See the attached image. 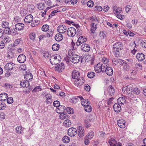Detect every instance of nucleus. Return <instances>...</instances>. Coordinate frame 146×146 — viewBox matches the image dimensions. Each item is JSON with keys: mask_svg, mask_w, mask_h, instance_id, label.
<instances>
[{"mask_svg": "<svg viewBox=\"0 0 146 146\" xmlns=\"http://www.w3.org/2000/svg\"><path fill=\"white\" fill-rule=\"evenodd\" d=\"M90 19L93 22H98L97 17L95 16H94L91 17Z\"/></svg>", "mask_w": 146, "mask_h": 146, "instance_id": "obj_56", "label": "nucleus"}, {"mask_svg": "<svg viewBox=\"0 0 146 146\" xmlns=\"http://www.w3.org/2000/svg\"><path fill=\"white\" fill-rule=\"evenodd\" d=\"M81 50L86 52H88L90 49L89 45L87 44L84 43L81 46Z\"/></svg>", "mask_w": 146, "mask_h": 146, "instance_id": "obj_10", "label": "nucleus"}, {"mask_svg": "<svg viewBox=\"0 0 146 146\" xmlns=\"http://www.w3.org/2000/svg\"><path fill=\"white\" fill-rule=\"evenodd\" d=\"M90 87L88 84H87L84 86V89L87 91H89L90 90Z\"/></svg>", "mask_w": 146, "mask_h": 146, "instance_id": "obj_59", "label": "nucleus"}, {"mask_svg": "<svg viewBox=\"0 0 146 146\" xmlns=\"http://www.w3.org/2000/svg\"><path fill=\"white\" fill-rule=\"evenodd\" d=\"M71 122L68 119H66L63 122V125L66 127H69L70 126Z\"/></svg>", "mask_w": 146, "mask_h": 146, "instance_id": "obj_30", "label": "nucleus"}, {"mask_svg": "<svg viewBox=\"0 0 146 146\" xmlns=\"http://www.w3.org/2000/svg\"><path fill=\"white\" fill-rule=\"evenodd\" d=\"M4 32L7 34H11V31L10 28L9 27L5 28Z\"/></svg>", "mask_w": 146, "mask_h": 146, "instance_id": "obj_48", "label": "nucleus"}, {"mask_svg": "<svg viewBox=\"0 0 146 146\" xmlns=\"http://www.w3.org/2000/svg\"><path fill=\"white\" fill-rule=\"evenodd\" d=\"M108 93L110 96H113L115 93V89L113 87L110 86L108 88Z\"/></svg>", "mask_w": 146, "mask_h": 146, "instance_id": "obj_20", "label": "nucleus"}, {"mask_svg": "<svg viewBox=\"0 0 146 146\" xmlns=\"http://www.w3.org/2000/svg\"><path fill=\"white\" fill-rule=\"evenodd\" d=\"M95 75V74L94 72H90L87 74V76L90 78H93Z\"/></svg>", "mask_w": 146, "mask_h": 146, "instance_id": "obj_39", "label": "nucleus"}, {"mask_svg": "<svg viewBox=\"0 0 146 146\" xmlns=\"http://www.w3.org/2000/svg\"><path fill=\"white\" fill-rule=\"evenodd\" d=\"M26 60V58L25 55L23 54L20 55L17 58L18 62L20 63H24Z\"/></svg>", "mask_w": 146, "mask_h": 146, "instance_id": "obj_17", "label": "nucleus"}, {"mask_svg": "<svg viewBox=\"0 0 146 146\" xmlns=\"http://www.w3.org/2000/svg\"><path fill=\"white\" fill-rule=\"evenodd\" d=\"M33 20V17L31 14L27 15L24 19L25 22L27 23H28L31 22Z\"/></svg>", "mask_w": 146, "mask_h": 146, "instance_id": "obj_16", "label": "nucleus"}, {"mask_svg": "<svg viewBox=\"0 0 146 146\" xmlns=\"http://www.w3.org/2000/svg\"><path fill=\"white\" fill-rule=\"evenodd\" d=\"M37 89H39L40 91H41V89L40 88V86H38L36 87L35 88L33 89V92H38V90H37Z\"/></svg>", "mask_w": 146, "mask_h": 146, "instance_id": "obj_61", "label": "nucleus"}, {"mask_svg": "<svg viewBox=\"0 0 146 146\" xmlns=\"http://www.w3.org/2000/svg\"><path fill=\"white\" fill-rule=\"evenodd\" d=\"M76 33V29L74 27H70L67 30V34L69 36L73 37Z\"/></svg>", "mask_w": 146, "mask_h": 146, "instance_id": "obj_6", "label": "nucleus"}, {"mask_svg": "<svg viewBox=\"0 0 146 146\" xmlns=\"http://www.w3.org/2000/svg\"><path fill=\"white\" fill-rule=\"evenodd\" d=\"M15 130L16 133L18 134L22 133V132L23 131L22 127L20 126H19L16 127Z\"/></svg>", "mask_w": 146, "mask_h": 146, "instance_id": "obj_34", "label": "nucleus"}, {"mask_svg": "<svg viewBox=\"0 0 146 146\" xmlns=\"http://www.w3.org/2000/svg\"><path fill=\"white\" fill-rule=\"evenodd\" d=\"M92 110V107L89 104L85 107V110L87 112H90Z\"/></svg>", "mask_w": 146, "mask_h": 146, "instance_id": "obj_43", "label": "nucleus"}, {"mask_svg": "<svg viewBox=\"0 0 146 146\" xmlns=\"http://www.w3.org/2000/svg\"><path fill=\"white\" fill-rule=\"evenodd\" d=\"M7 103L8 104H11L13 102V99L12 97L7 98Z\"/></svg>", "mask_w": 146, "mask_h": 146, "instance_id": "obj_52", "label": "nucleus"}, {"mask_svg": "<svg viewBox=\"0 0 146 146\" xmlns=\"http://www.w3.org/2000/svg\"><path fill=\"white\" fill-rule=\"evenodd\" d=\"M59 44H54L52 46V49L53 51H57L59 49Z\"/></svg>", "mask_w": 146, "mask_h": 146, "instance_id": "obj_33", "label": "nucleus"}, {"mask_svg": "<svg viewBox=\"0 0 146 146\" xmlns=\"http://www.w3.org/2000/svg\"><path fill=\"white\" fill-rule=\"evenodd\" d=\"M44 4L40 3L38 5V8L40 10H43L44 7Z\"/></svg>", "mask_w": 146, "mask_h": 146, "instance_id": "obj_54", "label": "nucleus"}, {"mask_svg": "<svg viewBox=\"0 0 146 146\" xmlns=\"http://www.w3.org/2000/svg\"><path fill=\"white\" fill-rule=\"evenodd\" d=\"M131 8V7L129 5H127L125 7V11L127 13L128 12H129L130 11Z\"/></svg>", "mask_w": 146, "mask_h": 146, "instance_id": "obj_57", "label": "nucleus"}, {"mask_svg": "<svg viewBox=\"0 0 146 146\" xmlns=\"http://www.w3.org/2000/svg\"><path fill=\"white\" fill-rule=\"evenodd\" d=\"M86 38L85 37L84 38L83 36H80L78 38V40L80 43L82 44L86 42Z\"/></svg>", "mask_w": 146, "mask_h": 146, "instance_id": "obj_35", "label": "nucleus"}, {"mask_svg": "<svg viewBox=\"0 0 146 146\" xmlns=\"http://www.w3.org/2000/svg\"><path fill=\"white\" fill-rule=\"evenodd\" d=\"M54 38L56 41H60L62 40L63 38V36L60 33H58L55 35Z\"/></svg>", "mask_w": 146, "mask_h": 146, "instance_id": "obj_29", "label": "nucleus"}, {"mask_svg": "<svg viewBox=\"0 0 146 146\" xmlns=\"http://www.w3.org/2000/svg\"><path fill=\"white\" fill-rule=\"evenodd\" d=\"M137 59L139 61H142L145 58L144 55L141 53H138L136 55Z\"/></svg>", "mask_w": 146, "mask_h": 146, "instance_id": "obj_23", "label": "nucleus"}, {"mask_svg": "<svg viewBox=\"0 0 146 146\" xmlns=\"http://www.w3.org/2000/svg\"><path fill=\"white\" fill-rule=\"evenodd\" d=\"M9 22L7 21H4L2 22V26L3 28H6L9 27Z\"/></svg>", "mask_w": 146, "mask_h": 146, "instance_id": "obj_41", "label": "nucleus"}, {"mask_svg": "<svg viewBox=\"0 0 146 146\" xmlns=\"http://www.w3.org/2000/svg\"><path fill=\"white\" fill-rule=\"evenodd\" d=\"M14 54L12 51H11V50H10L7 52V57L9 58H11L14 56Z\"/></svg>", "mask_w": 146, "mask_h": 146, "instance_id": "obj_36", "label": "nucleus"}, {"mask_svg": "<svg viewBox=\"0 0 146 146\" xmlns=\"http://www.w3.org/2000/svg\"><path fill=\"white\" fill-rule=\"evenodd\" d=\"M36 35L34 33H31L29 35V38L32 40H34L35 38Z\"/></svg>", "mask_w": 146, "mask_h": 146, "instance_id": "obj_42", "label": "nucleus"}, {"mask_svg": "<svg viewBox=\"0 0 146 146\" xmlns=\"http://www.w3.org/2000/svg\"><path fill=\"white\" fill-rule=\"evenodd\" d=\"M15 29L19 31L23 30L24 28V25L22 23H17L15 26Z\"/></svg>", "mask_w": 146, "mask_h": 146, "instance_id": "obj_18", "label": "nucleus"}, {"mask_svg": "<svg viewBox=\"0 0 146 146\" xmlns=\"http://www.w3.org/2000/svg\"><path fill=\"white\" fill-rule=\"evenodd\" d=\"M66 110L64 106L60 105L56 109V111L58 113H60L61 112H64Z\"/></svg>", "mask_w": 146, "mask_h": 146, "instance_id": "obj_21", "label": "nucleus"}, {"mask_svg": "<svg viewBox=\"0 0 146 146\" xmlns=\"http://www.w3.org/2000/svg\"><path fill=\"white\" fill-rule=\"evenodd\" d=\"M43 56H44L45 58H48L49 55H50V54H49V52H44L43 53Z\"/></svg>", "mask_w": 146, "mask_h": 146, "instance_id": "obj_62", "label": "nucleus"}, {"mask_svg": "<svg viewBox=\"0 0 146 146\" xmlns=\"http://www.w3.org/2000/svg\"><path fill=\"white\" fill-rule=\"evenodd\" d=\"M20 85L21 86L25 87H28L29 86V83L28 80H24L21 82Z\"/></svg>", "mask_w": 146, "mask_h": 146, "instance_id": "obj_27", "label": "nucleus"}, {"mask_svg": "<svg viewBox=\"0 0 146 146\" xmlns=\"http://www.w3.org/2000/svg\"><path fill=\"white\" fill-rule=\"evenodd\" d=\"M87 6L90 7H92L94 5V2L91 1H88L87 3Z\"/></svg>", "mask_w": 146, "mask_h": 146, "instance_id": "obj_53", "label": "nucleus"}, {"mask_svg": "<svg viewBox=\"0 0 146 146\" xmlns=\"http://www.w3.org/2000/svg\"><path fill=\"white\" fill-rule=\"evenodd\" d=\"M141 45L143 47L146 48V40H143L141 41Z\"/></svg>", "mask_w": 146, "mask_h": 146, "instance_id": "obj_58", "label": "nucleus"}, {"mask_svg": "<svg viewBox=\"0 0 146 146\" xmlns=\"http://www.w3.org/2000/svg\"><path fill=\"white\" fill-rule=\"evenodd\" d=\"M108 143L110 146H122L120 143H117L115 139L113 138H110Z\"/></svg>", "mask_w": 146, "mask_h": 146, "instance_id": "obj_9", "label": "nucleus"}, {"mask_svg": "<svg viewBox=\"0 0 146 146\" xmlns=\"http://www.w3.org/2000/svg\"><path fill=\"white\" fill-rule=\"evenodd\" d=\"M77 133V130L75 128L71 127L68 130V134L70 137L74 136Z\"/></svg>", "mask_w": 146, "mask_h": 146, "instance_id": "obj_7", "label": "nucleus"}, {"mask_svg": "<svg viewBox=\"0 0 146 146\" xmlns=\"http://www.w3.org/2000/svg\"><path fill=\"white\" fill-rule=\"evenodd\" d=\"M8 95L5 93H2L0 94V101H4L8 97Z\"/></svg>", "mask_w": 146, "mask_h": 146, "instance_id": "obj_25", "label": "nucleus"}, {"mask_svg": "<svg viewBox=\"0 0 146 146\" xmlns=\"http://www.w3.org/2000/svg\"><path fill=\"white\" fill-rule=\"evenodd\" d=\"M62 140L63 142L65 143H68L70 140L69 137L67 136H65L63 137Z\"/></svg>", "mask_w": 146, "mask_h": 146, "instance_id": "obj_37", "label": "nucleus"}, {"mask_svg": "<svg viewBox=\"0 0 146 146\" xmlns=\"http://www.w3.org/2000/svg\"><path fill=\"white\" fill-rule=\"evenodd\" d=\"M6 107V104L4 103H0V110H3Z\"/></svg>", "mask_w": 146, "mask_h": 146, "instance_id": "obj_50", "label": "nucleus"}, {"mask_svg": "<svg viewBox=\"0 0 146 146\" xmlns=\"http://www.w3.org/2000/svg\"><path fill=\"white\" fill-rule=\"evenodd\" d=\"M14 64L13 63H7L5 66V68L8 70H12L13 68Z\"/></svg>", "mask_w": 146, "mask_h": 146, "instance_id": "obj_22", "label": "nucleus"}, {"mask_svg": "<svg viewBox=\"0 0 146 146\" xmlns=\"http://www.w3.org/2000/svg\"><path fill=\"white\" fill-rule=\"evenodd\" d=\"M102 61L103 63V64H104V66L107 65V64L109 61V59L106 57H103L102 59Z\"/></svg>", "mask_w": 146, "mask_h": 146, "instance_id": "obj_32", "label": "nucleus"}, {"mask_svg": "<svg viewBox=\"0 0 146 146\" xmlns=\"http://www.w3.org/2000/svg\"><path fill=\"white\" fill-rule=\"evenodd\" d=\"M49 26L47 25H44L42 26V30L43 31H47L49 29Z\"/></svg>", "mask_w": 146, "mask_h": 146, "instance_id": "obj_40", "label": "nucleus"}, {"mask_svg": "<svg viewBox=\"0 0 146 146\" xmlns=\"http://www.w3.org/2000/svg\"><path fill=\"white\" fill-rule=\"evenodd\" d=\"M113 47L114 50L113 51L114 55L115 56L117 57L119 56V51L121 50V48L122 47V45L121 42H117L113 45Z\"/></svg>", "mask_w": 146, "mask_h": 146, "instance_id": "obj_1", "label": "nucleus"}, {"mask_svg": "<svg viewBox=\"0 0 146 146\" xmlns=\"http://www.w3.org/2000/svg\"><path fill=\"white\" fill-rule=\"evenodd\" d=\"M118 59H116L115 58H114L113 59L112 62L114 64H115V65H117L119 62H118Z\"/></svg>", "mask_w": 146, "mask_h": 146, "instance_id": "obj_64", "label": "nucleus"}, {"mask_svg": "<svg viewBox=\"0 0 146 146\" xmlns=\"http://www.w3.org/2000/svg\"><path fill=\"white\" fill-rule=\"evenodd\" d=\"M21 38H20V39L19 38V39H16L15 40V42H14V43L15 44V45H18L20 42V41L21 40Z\"/></svg>", "mask_w": 146, "mask_h": 146, "instance_id": "obj_63", "label": "nucleus"}, {"mask_svg": "<svg viewBox=\"0 0 146 146\" xmlns=\"http://www.w3.org/2000/svg\"><path fill=\"white\" fill-rule=\"evenodd\" d=\"M84 126L86 127H88L91 126V124L88 120H85L84 122Z\"/></svg>", "mask_w": 146, "mask_h": 146, "instance_id": "obj_44", "label": "nucleus"}, {"mask_svg": "<svg viewBox=\"0 0 146 146\" xmlns=\"http://www.w3.org/2000/svg\"><path fill=\"white\" fill-rule=\"evenodd\" d=\"M105 67L104 64L99 63L94 66V68L95 72L97 73H99L101 72H104Z\"/></svg>", "mask_w": 146, "mask_h": 146, "instance_id": "obj_4", "label": "nucleus"}, {"mask_svg": "<svg viewBox=\"0 0 146 146\" xmlns=\"http://www.w3.org/2000/svg\"><path fill=\"white\" fill-rule=\"evenodd\" d=\"M66 111L68 113H74V110L71 108H67Z\"/></svg>", "mask_w": 146, "mask_h": 146, "instance_id": "obj_46", "label": "nucleus"}, {"mask_svg": "<svg viewBox=\"0 0 146 146\" xmlns=\"http://www.w3.org/2000/svg\"><path fill=\"white\" fill-rule=\"evenodd\" d=\"M140 90H139L137 88H135L131 92V93H133L136 95H138L140 94Z\"/></svg>", "mask_w": 146, "mask_h": 146, "instance_id": "obj_38", "label": "nucleus"}, {"mask_svg": "<svg viewBox=\"0 0 146 146\" xmlns=\"http://www.w3.org/2000/svg\"><path fill=\"white\" fill-rule=\"evenodd\" d=\"M60 119H61L62 120H64L65 119H68L69 118V116L68 115H60Z\"/></svg>", "mask_w": 146, "mask_h": 146, "instance_id": "obj_51", "label": "nucleus"}, {"mask_svg": "<svg viewBox=\"0 0 146 146\" xmlns=\"http://www.w3.org/2000/svg\"><path fill=\"white\" fill-rule=\"evenodd\" d=\"M97 24H95V23H93L91 25V30L90 31L91 33H94L96 29V27Z\"/></svg>", "mask_w": 146, "mask_h": 146, "instance_id": "obj_31", "label": "nucleus"}, {"mask_svg": "<svg viewBox=\"0 0 146 146\" xmlns=\"http://www.w3.org/2000/svg\"><path fill=\"white\" fill-rule=\"evenodd\" d=\"M24 77L27 80H29L31 81L33 79L32 74L30 72L27 73L25 75Z\"/></svg>", "mask_w": 146, "mask_h": 146, "instance_id": "obj_28", "label": "nucleus"}, {"mask_svg": "<svg viewBox=\"0 0 146 146\" xmlns=\"http://www.w3.org/2000/svg\"><path fill=\"white\" fill-rule=\"evenodd\" d=\"M93 136L94 132H91L86 136V137L88 139H91L92 138Z\"/></svg>", "mask_w": 146, "mask_h": 146, "instance_id": "obj_45", "label": "nucleus"}, {"mask_svg": "<svg viewBox=\"0 0 146 146\" xmlns=\"http://www.w3.org/2000/svg\"><path fill=\"white\" fill-rule=\"evenodd\" d=\"M80 73L77 70H74L72 73V76L73 79H76L79 78L80 76Z\"/></svg>", "mask_w": 146, "mask_h": 146, "instance_id": "obj_19", "label": "nucleus"}, {"mask_svg": "<svg viewBox=\"0 0 146 146\" xmlns=\"http://www.w3.org/2000/svg\"><path fill=\"white\" fill-rule=\"evenodd\" d=\"M126 100L123 97H120L117 100V102L118 104L121 105H123L126 103Z\"/></svg>", "mask_w": 146, "mask_h": 146, "instance_id": "obj_26", "label": "nucleus"}, {"mask_svg": "<svg viewBox=\"0 0 146 146\" xmlns=\"http://www.w3.org/2000/svg\"><path fill=\"white\" fill-rule=\"evenodd\" d=\"M120 105L118 103H116L114 104L113 108L114 110L117 112H119L121 110Z\"/></svg>", "mask_w": 146, "mask_h": 146, "instance_id": "obj_24", "label": "nucleus"}, {"mask_svg": "<svg viewBox=\"0 0 146 146\" xmlns=\"http://www.w3.org/2000/svg\"><path fill=\"white\" fill-rule=\"evenodd\" d=\"M117 124L118 126L122 128L125 127V121L123 119H119L117 121Z\"/></svg>", "mask_w": 146, "mask_h": 146, "instance_id": "obj_15", "label": "nucleus"}, {"mask_svg": "<svg viewBox=\"0 0 146 146\" xmlns=\"http://www.w3.org/2000/svg\"><path fill=\"white\" fill-rule=\"evenodd\" d=\"M84 80L82 77H80L79 78L76 79L74 81V84L77 86L80 87L84 83Z\"/></svg>", "mask_w": 146, "mask_h": 146, "instance_id": "obj_5", "label": "nucleus"}, {"mask_svg": "<svg viewBox=\"0 0 146 146\" xmlns=\"http://www.w3.org/2000/svg\"><path fill=\"white\" fill-rule=\"evenodd\" d=\"M57 31L61 33H64L67 30V28L64 25H59L57 29Z\"/></svg>", "mask_w": 146, "mask_h": 146, "instance_id": "obj_8", "label": "nucleus"}, {"mask_svg": "<svg viewBox=\"0 0 146 146\" xmlns=\"http://www.w3.org/2000/svg\"><path fill=\"white\" fill-rule=\"evenodd\" d=\"M95 11H101L102 10V8L100 6H95L94 7Z\"/></svg>", "mask_w": 146, "mask_h": 146, "instance_id": "obj_55", "label": "nucleus"}, {"mask_svg": "<svg viewBox=\"0 0 146 146\" xmlns=\"http://www.w3.org/2000/svg\"><path fill=\"white\" fill-rule=\"evenodd\" d=\"M105 66L106 67H105V72L108 75L110 76L112 75L113 73V71L111 67L107 66V65Z\"/></svg>", "mask_w": 146, "mask_h": 146, "instance_id": "obj_11", "label": "nucleus"}, {"mask_svg": "<svg viewBox=\"0 0 146 146\" xmlns=\"http://www.w3.org/2000/svg\"><path fill=\"white\" fill-rule=\"evenodd\" d=\"M61 59V58L60 55L55 54L50 57V61L52 64L56 65L60 62Z\"/></svg>", "mask_w": 146, "mask_h": 146, "instance_id": "obj_3", "label": "nucleus"}, {"mask_svg": "<svg viewBox=\"0 0 146 146\" xmlns=\"http://www.w3.org/2000/svg\"><path fill=\"white\" fill-rule=\"evenodd\" d=\"M71 50L68 51V55L70 57V59L71 61L74 64L78 63L80 60V57L76 54H73L72 52H71Z\"/></svg>", "mask_w": 146, "mask_h": 146, "instance_id": "obj_2", "label": "nucleus"}, {"mask_svg": "<svg viewBox=\"0 0 146 146\" xmlns=\"http://www.w3.org/2000/svg\"><path fill=\"white\" fill-rule=\"evenodd\" d=\"M85 131L83 127L81 126L78 127V135L80 137H83Z\"/></svg>", "mask_w": 146, "mask_h": 146, "instance_id": "obj_13", "label": "nucleus"}, {"mask_svg": "<svg viewBox=\"0 0 146 146\" xmlns=\"http://www.w3.org/2000/svg\"><path fill=\"white\" fill-rule=\"evenodd\" d=\"M4 41L5 42H9L10 41V38L8 36H6L4 38Z\"/></svg>", "mask_w": 146, "mask_h": 146, "instance_id": "obj_60", "label": "nucleus"}, {"mask_svg": "<svg viewBox=\"0 0 146 146\" xmlns=\"http://www.w3.org/2000/svg\"><path fill=\"white\" fill-rule=\"evenodd\" d=\"M65 66L63 63H61L60 64L57 66L55 68V70L58 72H61L64 70Z\"/></svg>", "mask_w": 146, "mask_h": 146, "instance_id": "obj_14", "label": "nucleus"}, {"mask_svg": "<svg viewBox=\"0 0 146 146\" xmlns=\"http://www.w3.org/2000/svg\"><path fill=\"white\" fill-rule=\"evenodd\" d=\"M76 98L77 99H80V100L81 101V104L84 106L86 107L89 104L88 100H85L82 97L78 96L76 97Z\"/></svg>", "mask_w": 146, "mask_h": 146, "instance_id": "obj_12", "label": "nucleus"}, {"mask_svg": "<svg viewBox=\"0 0 146 146\" xmlns=\"http://www.w3.org/2000/svg\"><path fill=\"white\" fill-rule=\"evenodd\" d=\"M53 105L54 107L58 108L60 105V103L58 101H54L53 103Z\"/></svg>", "mask_w": 146, "mask_h": 146, "instance_id": "obj_47", "label": "nucleus"}, {"mask_svg": "<svg viewBox=\"0 0 146 146\" xmlns=\"http://www.w3.org/2000/svg\"><path fill=\"white\" fill-rule=\"evenodd\" d=\"M104 32L105 33V32L104 31L100 33V36L102 39H104L106 37V35Z\"/></svg>", "mask_w": 146, "mask_h": 146, "instance_id": "obj_49", "label": "nucleus"}]
</instances>
